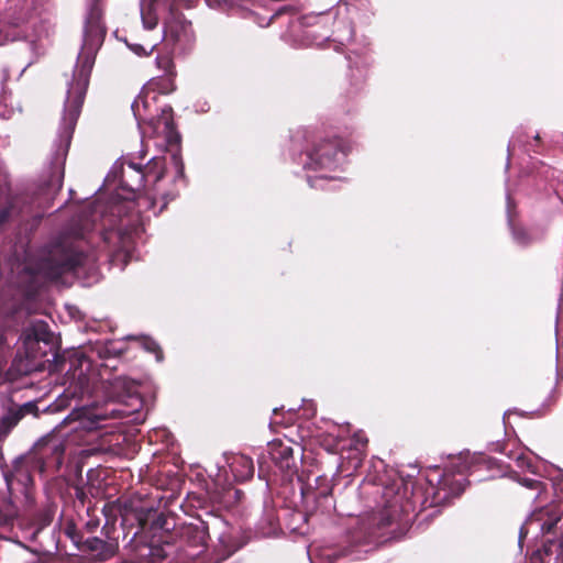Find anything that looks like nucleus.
<instances>
[{
	"mask_svg": "<svg viewBox=\"0 0 563 563\" xmlns=\"http://www.w3.org/2000/svg\"><path fill=\"white\" fill-rule=\"evenodd\" d=\"M156 205V200L148 195H141L136 198L135 206L137 207V213L141 211L153 209Z\"/></svg>",
	"mask_w": 563,
	"mask_h": 563,
	"instance_id": "c756f323",
	"label": "nucleus"
},
{
	"mask_svg": "<svg viewBox=\"0 0 563 563\" xmlns=\"http://www.w3.org/2000/svg\"><path fill=\"white\" fill-rule=\"evenodd\" d=\"M90 361L79 352H73L62 361L60 371L65 372V384L68 385L65 389L67 397L82 399L90 393Z\"/></svg>",
	"mask_w": 563,
	"mask_h": 563,
	"instance_id": "0eeeda50",
	"label": "nucleus"
},
{
	"mask_svg": "<svg viewBox=\"0 0 563 563\" xmlns=\"http://www.w3.org/2000/svg\"><path fill=\"white\" fill-rule=\"evenodd\" d=\"M19 211L15 205V201L9 200L1 209H0V231L4 229V227L12 220L13 217L18 216Z\"/></svg>",
	"mask_w": 563,
	"mask_h": 563,
	"instance_id": "a878e982",
	"label": "nucleus"
},
{
	"mask_svg": "<svg viewBox=\"0 0 563 563\" xmlns=\"http://www.w3.org/2000/svg\"><path fill=\"white\" fill-rule=\"evenodd\" d=\"M30 460L29 453L19 456L14 460L12 468L3 472L10 492L13 489L14 484L20 485L23 490L33 485V473H37V471L33 467Z\"/></svg>",
	"mask_w": 563,
	"mask_h": 563,
	"instance_id": "f8f14e48",
	"label": "nucleus"
},
{
	"mask_svg": "<svg viewBox=\"0 0 563 563\" xmlns=\"http://www.w3.org/2000/svg\"><path fill=\"white\" fill-rule=\"evenodd\" d=\"M112 388L117 391L118 402L125 404L130 400L131 404H142V399L137 391L139 385L133 379L119 377L112 384Z\"/></svg>",
	"mask_w": 563,
	"mask_h": 563,
	"instance_id": "f3484780",
	"label": "nucleus"
},
{
	"mask_svg": "<svg viewBox=\"0 0 563 563\" xmlns=\"http://www.w3.org/2000/svg\"><path fill=\"white\" fill-rule=\"evenodd\" d=\"M99 519L98 518H90L86 523H85V530L88 532V533H92L96 531V529L99 527Z\"/></svg>",
	"mask_w": 563,
	"mask_h": 563,
	"instance_id": "c9c22d12",
	"label": "nucleus"
},
{
	"mask_svg": "<svg viewBox=\"0 0 563 563\" xmlns=\"http://www.w3.org/2000/svg\"><path fill=\"white\" fill-rule=\"evenodd\" d=\"M527 139H528L527 133H523V132L518 133L517 135L514 136L512 141H510V143L508 145V151L510 152L511 150H515L516 147H527L526 148L527 151H532L534 153L540 154L542 151V141H541L540 134L537 133L533 136V143L528 144Z\"/></svg>",
	"mask_w": 563,
	"mask_h": 563,
	"instance_id": "5701e85b",
	"label": "nucleus"
},
{
	"mask_svg": "<svg viewBox=\"0 0 563 563\" xmlns=\"http://www.w3.org/2000/svg\"><path fill=\"white\" fill-rule=\"evenodd\" d=\"M314 486L308 484L301 489L302 497L306 504L314 503L317 509L328 511L330 509V500L333 490V485L325 476H318L314 478Z\"/></svg>",
	"mask_w": 563,
	"mask_h": 563,
	"instance_id": "4468645a",
	"label": "nucleus"
},
{
	"mask_svg": "<svg viewBox=\"0 0 563 563\" xmlns=\"http://www.w3.org/2000/svg\"><path fill=\"white\" fill-rule=\"evenodd\" d=\"M66 448L67 440L51 432L34 443L29 452L30 461L41 476L55 477L64 465Z\"/></svg>",
	"mask_w": 563,
	"mask_h": 563,
	"instance_id": "7ed1b4c3",
	"label": "nucleus"
},
{
	"mask_svg": "<svg viewBox=\"0 0 563 563\" xmlns=\"http://www.w3.org/2000/svg\"><path fill=\"white\" fill-rule=\"evenodd\" d=\"M288 10H289V8H288V7H286V5H284V7L279 8V9H277V10H276V12H275V14L273 15V18H277V16H279L280 14L285 13V12H286V11H288Z\"/></svg>",
	"mask_w": 563,
	"mask_h": 563,
	"instance_id": "a19ab883",
	"label": "nucleus"
},
{
	"mask_svg": "<svg viewBox=\"0 0 563 563\" xmlns=\"http://www.w3.org/2000/svg\"><path fill=\"white\" fill-rule=\"evenodd\" d=\"M113 530V525H109L107 521L102 528V533L106 536L107 540L98 537L84 538V542H81L79 549L95 553L101 560H107L113 556L119 548L118 539L110 534Z\"/></svg>",
	"mask_w": 563,
	"mask_h": 563,
	"instance_id": "ddd939ff",
	"label": "nucleus"
},
{
	"mask_svg": "<svg viewBox=\"0 0 563 563\" xmlns=\"http://www.w3.org/2000/svg\"><path fill=\"white\" fill-rule=\"evenodd\" d=\"M141 343L146 351L155 354L157 361L163 360V351L156 341H154L150 338H144V339H141Z\"/></svg>",
	"mask_w": 563,
	"mask_h": 563,
	"instance_id": "c85d7f7f",
	"label": "nucleus"
},
{
	"mask_svg": "<svg viewBox=\"0 0 563 563\" xmlns=\"http://www.w3.org/2000/svg\"><path fill=\"white\" fill-rule=\"evenodd\" d=\"M120 222H121V225L125 227L130 233L140 234L141 232L144 231L140 214H137V220L130 227L128 224H124L123 219H121Z\"/></svg>",
	"mask_w": 563,
	"mask_h": 563,
	"instance_id": "2f4dec72",
	"label": "nucleus"
},
{
	"mask_svg": "<svg viewBox=\"0 0 563 563\" xmlns=\"http://www.w3.org/2000/svg\"><path fill=\"white\" fill-rule=\"evenodd\" d=\"M411 489H415V492H413L415 499H418V498H422L423 499V497L426 496V494H424V492L422 490L421 487L415 488V486H411Z\"/></svg>",
	"mask_w": 563,
	"mask_h": 563,
	"instance_id": "58836bf2",
	"label": "nucleus"
},
{
	"mask_svg": "<svg viewBox=\"0 0 563 563\" xmlns=\"http://www.w3.org/2000/svg\"><path fill=\"white\" fill-rule=\"evenodd\" d=\"M18 517L16 509L11 504L0 506V537L12 530Z\"/></svg>",
	"mask_w": 563,
	"mask_h": 563,
	"instance_id": "b1692460",
	"label": "nucleus"
},
{
	"mask_svg": "<svg viewBox=\"0 0 563 563\" xmlns=\"http://www.w3.org/2000/svg\"><path fill=\"white\" fill-rule=\"evenodd\" d=\"M208 538V526L205 521L179 525L173 540L176 544L177 562L194 560L200 555L207 548Z\"/></svg>",
	"mask_w": 563,
	"mask_h": 563,
	"instance_id": "6e6552de",
	"label": "nucleus"
},
{
	"mask_svg": "<svg viewBox=\"0 0 563 563\" xmlns=\"http://www.w3.org/2000/svg\"><path fill=\"white\" fill-rule=\"evenodd\" d=\"M542 552H544L545 555H550V549L547 547H543L542 550H538L534 552L531 556V563H542Z\"/></svg>",
	"mask_w": 563,
	"mask_h": 563,
	"instance_id": "f704fd0d",
	"label": "nucleus"
},
{
	"mask_svg": "<svg viewBox=\"0 0 563 563\" xmlns=\"http://www.w3.org/2000/svg\"><path fill=\"white\" fill-rule=\"evenodd\" d=\"M141 103L143 104L144 108L146 107V101L140 96L136 98V100L132 104V109H133L135 115H141V112H140Z\"/></svg>",
	"mask_w": 563,
	"mask_h": 563,
	"instance_id": "e433bc0d",
	"label": "nucleus"
},
{
	"mask_svg": "<svg viewBox=\"0 0 563 563\" xmlns=\"http://www.w3.org/2000/svg\"><path fill=\"white\" fill-rule=\"evenodd\" d=\"M37 412L38 408L33 401L23 405L10 402L0 418V437H8L25 416H37Z\"/></svg>",
	"mask_w": 563,
	"mask_h": 563,
	"instance_id": "2eb2a0df",
	"label": "nucleus"
},
{
	"mask_svg": "<svg viewBox=\"0 0 563 563\" xmlns=\"http://www.w3.org/2000/svg\"><path fill=\"white\" fill-rule=\"evenodd\" d=\"M5 343V336L3 334H0V346H2Z\"/></svg>",
	"mask_w": 563,
	"mask_h": 563,
	"instance_id": "37998d69",
	"label": "nucleus"
},
{
	"mask_svg": "<svg viewBox=\"0 0 563 563\" xmlns=\"http://www.w3.org/2000/svg\"><path fill=\"white\" fill-rule=\"evenodd\" d=\"M406 493L407 485L401 478L394 481L390 486L385 487L383 495L387 498L388 506L380 518V527L390 526L395 521L404 522L405 525L411 521L409 511H413L415 508L411 507L409 501L402 504Z\"/></svg>",
	"mask_w": 563,
	"mask_h": 563,
	"instance_id": "1a4fd4ad",
	"label": "nucleus"
},
{
	"mask_svg": "<svg viewBox=\"0 0 563 563\" xmlns=\"http://www.w3.org/2000/svg\"><path fill=\"white\" fill-rule=\"evenodd\" d=\"M128 167L135 174V186L130 183L125 172L122 173L120 183L123 188L136 191L144 186V179L150 175V168L146 166V170L144 172L141 165L133 162L128 163Z\"/></svg>",
	"mask_w": 563,
	"mask_h": 563,
	"instance_id": "4be33fe9",
	"label": "nucleus"
},
{
	"mask_svg": "<svg viewBox=\"0 0 563 563\" xmlns=\"http://www.w3.org/2000/svg\"><path fill=\"white\" fill-rule=\"evenodd\" d=\"M161 163H162V161L155 159V165L161 164Z\"/></svg>",
	"mask_w": 563,
	"mask_h": 563,
	"instance_id": "a18cd8bd",
	"label": "nucleus"
},
{
	"mask_svg": "<svg viewBox=\"0 0 563 563\" xmlns=\"http://www.w3.org/2000/svg\"><path fill=\"white\" fill-rule=\"evenodd\" d=\"M167 2L168 0H141V18L144 26L147 30H153L158 24L161 13L168 9V16L165 18L164 23L172 37L177 41L183 33L187 32L191 23L185 19L180 11Z\"/></svg>",
	"mask_w": 563,
	"mask_h": 563,
	"instance_id": "39448f33",
	"label": "nucleus"
},
{
	"mask_svg": "<svg viewBox=\"0 0 563 563\" xmlns=\"http://www.w3.org/2000/svg\"><path fill=\"white\" fill-rule=\"evenodd\" d=\"M465 464L446 467L437 485L430 484L426 489V496L421 499V508H432L446 505L452 498L460 497L470 484Z\"/></svg>",
	"mask_w": 563,
	"mask_h": 563,
	"instance_id": "20e7f679",
	"label": "nucleus"
},
{
	"mask_svg": "<svg viewBox=\"0 0 563 563\" xmlns=\"http://www.w3.org/2000/svg\"><path fill=\"white\" fill-rule=\"evenodd\" d=\"M137 525L134 527H126L129 521L128 516L122 517L123 537L122 542L124 548L129 549L135 560L143 563H161L165 559L176 555V544L173 540L164 538L163 536H154L150 541L142 534L144 529V521L140 516H134ZM177 561V558L175 559Z\"/></svg>",
	"mask_w": 563,
	"mask_h": 563,
	"instance_id": "f03ea898",
	"label": "nucleus"
},
{
	"mask_svg": "<svg viewBox=\"0 0 563 563\" xmlns=\"http://www.w3.org/2000/svg\"><path fill=\"white\" fill-rule=\"evenodd\" d=\"M244 498V493L233 486H229L224 488L223 496L221 503L227 507L234 506L236 504L242 503Z\"/></svg>",
	"mask_w": 563,
	"mask_h": 563,
	"instance_id": "bb28decb",
	"label": "nucleus"
},
{
	"mask_svg": "<svg viewBox=\"0 0 563 563\" xmlns=\"http://www.w3.org/2000/svg\"><path fill=\"white\" fill-rule=\"evenodd\" d=\"M40 341H44L45 344H48L47 341H45L44 339L40 338V335L37 333H35V338H27L25 340V347H26V354L27 356H32V357H36V355L33 354V351H34V346L35 345H38L40 344Z\"/></svg>",
	"mask_w": 563,
	"mask_h": 563,
	"instance_id": "7c9ffc66",
	"label": "nucleus"
},
{
	"mask_svg": "<svg viewBox=\"0 0 563 563\" xmlns=\"http://www.w3.org/2000/svg\"><path fill=\"white\" fill-rule=\"evenodd\" d=\"M176 518L173 515L161 512L152 521L151 529L155 532H161L159 536L174 540V534L177 529Z\"/></svg>",
	"mask_w": 563,
	"mask_h": 563,
	"instance_id": "aec40b11",
	"label": "nucleus"
},
{
	"mask_svg": "<svg viewBox=\"0 0 563 563\" xmlns=\"http://www.w3.org/2000/svg\"><path fill=\"white\" fill-rule=\"evenodd\" d=\"M508 225L515 242L523 247L531 245L542 238V234L540 236L533 235L523 225L516 223L511 217L508 219Z\"/></svg>",
	"mask_w": 563,
	"mask_h": 563,
	"instance_id": "412c9836",
	"label": "nucleus"
},
{
	"mask_svg": "<svg viewBox=\"0 0 563 563\" xmlns=\"http://www.w3.org/2000/svg\"><path fill=\"white\" fill-rule=\"evenodd\" d=\"M156 67L163 71L161 76L152 78L147 85L146 89L152 91H157L162 95H167L176 90L175 78L177 76V71L175 68V63L173 57L169 54H158L155 58Z\"/></svg>",
	"mask_w": 563,
	"mask_h": 563,
	"instance_id": "9b49d317",
	"label": "nucleus"
},
{
	"mask_svg": "<svg viewBox=\"0 0 563 563\" xmlns=\"http://www.w3.org/2000/svg\"><path fill=\"white\" fill-rule=\"evenodd\" d=\"M158 124L162 125V133L169 145H177L180 142V134L177 131L176 123L173 118V109H164L158 119Z\"/></svg>",
	"mask_w": 563,
	"mask_h": 563,
	"instance_id": "6ab92c4d",
	"label": "nucleus"
},
{
	"mask_svg": "<svg viewBox=\"0 0 563 563\" xmlns=\"http://www.w3.org/2000/svg\"><path fill=\"white\" fill-rule=\"evenodd\" d=\"M229 466L236 482L249 481L254 475L253 460L244 454L233 455Z\"/></svg>",
	"mask_w": 563,
	"mask_h": 563,
	"instance_id": "a211bd4d",
	"label": "nucleus"
},
{
	"mask_svg": "<svg viewBox=\"0 0 563 563\" xmlns=\"http://www.w3.org/2000/svg\"><path fill=\"white\" fill-rule=\"evenodd\" d=\"M562 520V517H555V518H551L549 517L547 520H544V522L542 523V529L543 531H545L547 533H551L554 531L556 525Z\"/></svg>",
	"mask_w": 563,
	"mask_h": 563,
	"instance_id": "473e14b6",
	"label": "nucleus"
},
{
	"mask_svg": "<svg viewBox=\"0 0 563 563\" xmlns=\"http://www.w3.org/2000/svg\"><path fill=\"white\" fill-rule=\"evenodd\" d=\"M65 534L79 548L81 542H84V534L79 531L76 525L73 521L67 522L65 529Z\"/></svg>",
	"mask_w": 563,
	"mask_h": 563,
	"instance_id": "cd10ccee",
	"label": "nucleus"
},
{
	"mask_svg": "<svg viewBox=\"0 0 563 563\" xmlns=\"http://www.w3.org/2000/svg\"><path fill=\"white\" fill-rule=\"evenodd\" d=\"M269 455L272 461L283 471L290 474L296 473L297 463L294 456V448L289 442L275 439L269 444Z\"/></svg>",
	"mask_w": 563,
	"mask_h": 563,
	"instance_id": "dca6fc26",
	"label": "nucleus"
},
{
	"mask_svg": "<svg viewBox=\"0 0 563 563\" xmlns=\"http://www.w3.org/2000/svg\"><path fill=\"white\" fill-rule=\"evenodd\" d=\"M54 511L51 508H44L40 510L35 517L36 529L32 534V540H35L37 533L53 521Z\"/></svg>",
	"mask_w": 563,
	"mask_h": 563,
	"instance_id": "393cba45",
	"label": "nucleus"
},
{
	"mask_svg": "<svg viewBox=\"0 0 563 563\" xmlns=\"http://www.w3.org/2000/svg\"><path fill=\"white\" fill-rule=\"evenodd\" d=\"M269 525H271L272 527L275 525V519H274L273 511L269 514Z\"/></svg>",
	"mask_w": 563,
	"mask_h": 563,
	"instance_id": "79ce46f5",
	"label": "nucleus"
},
{
	"mask_svg": "<svg viewBox=\"0 0 563 563\" xmlns=\"http://www.w3.org/2000/svg\"><path fill=\"white\" fill-rule=\"evenodd\" d=\"M120 235L119 231L109 230L102 233V240L104 244H109L112 240H120Z\"/></svg>",
	"mask_w": 563,
	"mask_h": 563,
	"instance_id": "72a5a7b5",
	"label": "nucleus"
},
{
	"mask_svg": "<svg viewBox=\"0 0 563 563\" xmlns=\"http://www.w3.org/2000/svg\"><path fill=\"white\" fill-rule=\"evenodd\" d=\"M92 262H95V258L84 252L73 247H57L47 258L42 261L40 269L46 278L57 280L63 275L86 267Z\"/></svg>",
	"mask_w": 563,
	"mask_h": 563,
	"instance_id": "423d86ee",
	"label": "nucleus"
},
{
	"mask_svg": "<svg viewBox=\"0 0 563 563\" xmlns=\"http://www.w3.org/2000/svg\"><path fill=\"white\" fill-rule=\"evenodd\" d=\"M75 496L81 504H84L87 498V495L81 487H75Z\"/></svg>",
	"mask_w": 563,
	"mask_h": 563,
	"instance_id": "4c0bfd02",
	"label": "nucleus"
},
{
	"mask_svg": "<svg viewBox=\"0 0 563 563\" xmlns=\"http://www.w3.org/2000/svg\"><path fill=\"white\" fill-rule=\"evenodd\" d=\"M343 153V141L339 137L317 141L307 152L305 167L312 170L331 169L336 165L338 155Z\"/></svg>",
	"mask_w": 563,
	"mask_h": 563,
	"instance_id": "9d476101",
	"label": "nucleus"
},
{
	"mask_svg": "<svg viewBox=\"0 0 563 563\" xmlns=\"http://www.w3.org/2000/svg\"><path fill=\"white\" fill-rule=\"evenodd\" d=\"M162 176H163V175H162V173L157 174V175L155 176V181L159 180V179L162 178Z\"/></svg>",
	"mask_w": 563,
	"mask_h": 563,
	"instance_id": "c03bdc74",
	"label": "nucleus"
},
{
	"mask_svg": "<svg viewBox=\"0 0 563 563\" xmlns=\"http://www.w3.org/2000/svg\"><path fill=\"white\" fill-rule=\"evenodd\" d=\"M541 484L539 481L534 479H525V485L529 488H538V486Z\"/></svg>",
	"mask_w": 563,
	"mask_h": 563,
	"instance_id": "ea45409f",
	"label": "nucleus"
},
{
	"mask_svg": "<svg viewBox=\"0 0 563 563\" xmlns=\"http://www.w3.org/2000/svg\"><path fill=\"white\" fill-rule=\"evenodd\" d=\"M104 37L106 27L101 22V13L93 7L86 20L82 47L78 55L73 80L69 84L64 103L62 131L59 134L62 144L55 153L48 179L40 187V195L44 196L46 201L52 200L63 187L66 156L81 113L96 55Z\"/></svg>",
	"mask_w": 563,
	"mask_h": 563,
	"instance_id": "f257e3e1",
	"label": "nucleus"
}]
</instances>
